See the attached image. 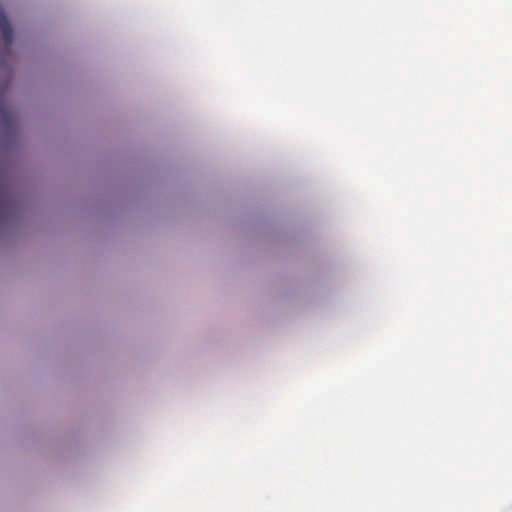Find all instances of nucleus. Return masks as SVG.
Masks as SVG:
<instances>
[{
    "mask_svg": "<svg viewBox=\"0 0 512 512\" xmlns=\"http://www.w3.org/2000/svg\"><path fill=\"white\" fill-rule=\"evenodd\" d=\"M0 30L5 43L7 45H11L13 41V30L2 8H0Z\"/></svg>",
    "mask_w": 512,
    "mask_h": 512,
    "instance_id": "1",
    "label": "nucleus"
}]
</instances>
